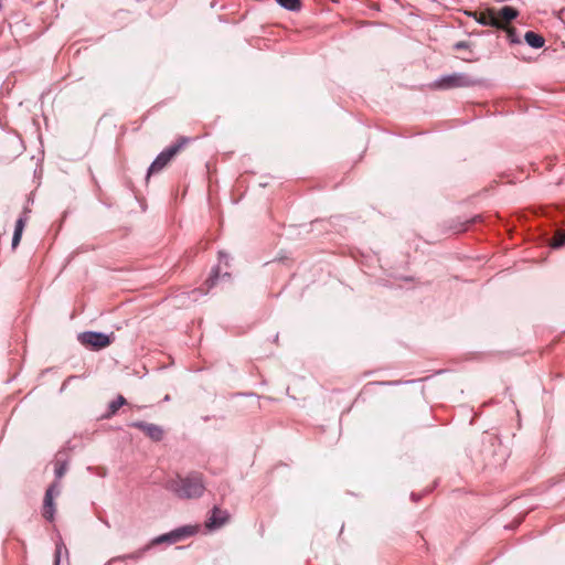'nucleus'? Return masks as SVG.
Wrapping results in <instances>:
<instances>
[{
  "label": "nucleus",
  "instance_id": "nucleus-13",
  "mask_svg": "<svg viewBox=\"0 0 565 565\" xmlns=\"http://www.w3.org/2000/svg\"><path fill=\"white\" fill-rule=\"evenodd\" d=\"M149 550L150 548H147V545H146L145 547L139 548L130 554L117 556L113 561H120V562H126L128 559L138 561V559L142 558L145 553Z\"/></svg>",
  "mask_w": 565,
  "mask_h": 565
},
{
  "label": "nucleus",
  "instance_id": "nucleus-4",
  "mask_svg": "<svg viewBox=\"0 0 565 565\" xmlns=\"http://www.w3.org/2000/svg\"><path fill=\"white\" fill-rule=\"evenodd\" d=\"M198 531H199V525L181 526V527L175 529L169 533H166V534L154 537L147 544V548H151L152 546L159 545L162 543L172 544V543L180 542L185 537L194 535Z\"/></svg>",
  "mask_w": 565,
  "mask_h": 565
},
{
  "label": "nucleus",
  "instance_id": "nucleus-11",
  "mask_svg": "<svg viewBox=\"0 0 565 565\" xmlns=\"http://www.w3.org/2000/svg\"><path fill=\"white\" fill-rule=\"evenodd\" d=\"M26 221H28V211L25 210L23 212V215L20 216L15 223V228H14V233H13V237H12V247L13 248H15L20 244Z\"/></svg>",
  "mask_w": 565,
  "mask_h": 565
},
{
  "label": "nucleus",
  "instance_id": "nucleus-16",
  "mask_svg": "<svg viewBox=\"0 0 565 565\" xmlns=\"http://www.w3.org/2000/svg\"><path fill=\"white\" fill-rule=\"evenodd\" d=\"M552 247H562L565 245V231H556L551 239Z\"/></svg>",
  "mask_w": 565,
  "mask_h": 565
},
{
  "label": "nucleus",
  "instance_id": "nucleus-9",
  "mask_svg": "<svg viewBox=\"0 0 565 565\" xmlns=\"http://www.w3.org/2000/svg\"><path fill=\"white\" fill-rule=\"evenodd\" d=\"M228 513L220 508L215 507L212 510L211 515L205 522V526L210 530L218 529L223 526L228 520Z\"/></svg>",
  "mask_w": 565,
  "mask_h": 565
},
{
  "label": "nucleus",
  "instance_id": "nucleus-8",
  "mask_svg": "<svg viewBox=\"0 0 565 565\" xmlns=\"http://www.w3.org/2000/svg\"><path fill=\"white\" fill-rule=\"evenodd\" d=\"M497 15H498L499 22L501 24L500 29H507L508 36L513 42L514 41L513 36H514V33H515V30L513 28H507V24L511 20L516 18L518 11L514 8L507 6V7H503L502 9H500L499 11H497Z\"/></svg>",
  "mask_w": 565,
  "mask_h": 565
},
{
  "label": "nucleus",
  "instance_id": "nucleus-7",
  "mask_svg": "<svg viewBox=\"0 0 565 565\" xmlns=\"http://www.w3.org/2000/svg\"><path fill=\"white\" fill-rule=\"evenodd\" d=\"M58 493H60V490H58V486L56 482L51 484L45 492L42 513H43V516L49 521H52L54 519L55 508H54L53 499Z\"/></svg>",
  "mask_w": 565,
  "mask_h": 565
},
{
  "label": "nucleus",
  "instance_id": "nucleus-19",
  "mask_svg": "<svg viewBox=\"0 0 565 565\" xmlns=\"http://www.w3.org/2000/svg\"><path fill=\"white\" fill-rule=\"evenodd\" d=\"M214 279H215V277H211L210 279H207L206 282H209L210 286H212L214 284Z\"/></svg>",
  "mask_w": 565,
  "mask_h": 565
},
{
  "label": "nucleus",
  "instance_id": "nucleus-5",
  "mask_svg": "<svg viewBox=\"0 0 565 565\" xmlns=\"http://www.w3.org/2000/svg\"><path fill=\"white\" fill-rule=\"evenodd\" d=\"M78 339L83 345L95 350L104 349L111 343V337L100 332H84Z\"/></svg>",
  "mask_w": 565,
  "mask_h": 565
},
{
  "label": "nucleus",
  "instance_id": "nucleus-12",
  "mask_svg": "<svg viewBox=\"0 0 565 565\" xmlns=\"http://www.w3.org/2000/svg\"><path fill=\"white\" fill-rule=\"evenodd\" d=\"M524 39H525L526 43L534 49H540L545 43V40L542 35H540L535 32H532V31H527L524 35Z\"/></svg>",
  "mask_w": 565,
  "mask_h": 565
},
{
  "label": "nucleus",
  "instance_id": "nucleus-20",
  "mask_svg": "<svg viewBox=\"0 0 565 565\" xmlns=\"http://www.w3.org/2000/svg\"><path fill=\"white\" fill-rule=\"evenodd\" d=\"M457 47H463V44L458 43V44H457Z\"/></svg>",
  "mask_w": 565,
  "mask_h": 565
},
{
  "label": "nucleus",
  "instance_id": "nucleus-18",
  "mask_svg": "<svg viewBox=\"0 0 565 565\" xmlns=\"http://www.w3.org/2000/svg\"><path fill=\"white\" fill-rule=\"evenodd\" d=\"M60 555H61V546H57L56 553H55V563L56 564H58V562H60Z\"/></svg>",
  "mask_w": 565,
  "mask_h": 565
},
{
  "label": "nucleus",
  "instance_id": "nucleus-15",
  "mask_svg": "<svg viewBox=\"0 0 565 565\" xmlns=\"http://www.w3.org/2000/svg\"><path fill=\"white\" fill-rule=\"evenodd\" d=\"M282 8L291 10V11H298L301 8L300 0H276Z\"/></svg>",
  "mask_w": 565,
  "mask_h": 565
},
{
  "label": "nucleus",
  "instance_id": "nucleus-6",
  "mask_svg": "<svg viewBox=\"0 0 565 565\" xmlns=\"http://www.w3.org/2000/svg\"><path fill=\"white\" fill-rule=\"evenodd\" d=\"M132 427L141 430L147 437L153 441L162 440L164 430L161 426L147 422H135L131 424Z\"/></svg>",
  "mask_w": 565,
  "mask_h": 565
},
{
  "label": "nucleus",
  "instance_id": "nucleus-14",
  "mask_svg": "<svg viewBox=\"0 0 565 565\" xmlns=\"http://www.w3.org/2000/svg\"><path fill=\"white\" fill-rule=\"evenodd\" d=\"M126 404V399L124 396L119 395L117 397V399L113 401L110 404H109V411L106 415V417H110L113 416L114 414H116V412L122 406Z\"/></svg>",
  "mask_w": 565,
  "mask_h": 565
},
{
  "label": "nucleus",
  "instance_id": "nucleus-1",
  "mask_svg": "<svg viewBox=\"0 0 565 565\" xmlns=\"http://www.w3.org/2000/svg\"><path fill=\"white\" fill-rule=\"evenodd\" d=\"M166 488L180 499L200 498L205 490L203 475L196 471H192L185 477L178 475L167 482Z\"/></svg>",
  "mask_w": 565,
  "mask_h": 565
},
{
  "label": "nucleus",
  "instance_id": "nucleus-17",
  "mask_svg": "<svg viewBox=\"0 0 565 565\" xmlns=\"http://www.w3.org/2000/svg\"><path fill=\"white\" fill-rule=\"evenodd\" d=\"M67 470V463L65 461L56 460L55 462V476L61 479Z\"/></svg>",
  "mask_w": 565,
  "mask_h": 565
},
{
  "label": "nucleus",
  "instance_id": "nucleus-10",
  "mask_svg": "<svg viewBox=\"0 0 565 565\" xmlns=\"http://www.w3.org/2000/svg\"><path fill=\"white\" fill-rule=\"evenodd\" d=\"M476 20L483 25H491L495 28H501L499 22V18L497 15V11L494 9H488L486 11L475 13Z\"/></svg>",
  "mask_w": 565,
  "mask_h": 565
},
{
  "label": "nucleus",
  "instance_id": "nucleus-2",
  "mask_svg": "<svg viewBox=\"0 0 565 565\" xmlns=\"http://www.w3.org/2000/svg\"><path fill=\"white\" fill-rule=\"evenodd\" d=\"M188 137H180L178 141L164 149L151 163L148 175L160 172L168 163L189 143Z\"/></svg>",
  "mask_w": 565,
  "mask_h": 565
},
{
  "label": "nucleus",
  "instance_id": "nucleus-3",
  "mask_svg": "<svg viewBox=\"0 0 565 565\" xmlns=\"http://www.w3.org/2000/svg\"><path fill=\"white\" fill-rule=\"evenodd\" d=\"M478 84V81L465 73H455L443 76L436 81L433 86L437 89H452L471 87Z\"/></svg>",
  "mask_w": 565,
  "mask_h": 565
}]
</instances>
